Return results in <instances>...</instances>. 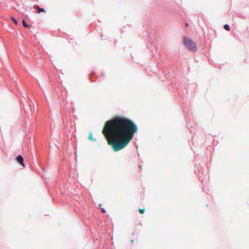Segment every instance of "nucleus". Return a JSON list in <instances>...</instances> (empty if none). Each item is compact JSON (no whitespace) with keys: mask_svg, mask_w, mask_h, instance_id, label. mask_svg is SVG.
I'll use <instances>...</instances> for the list:
<instances>
[{"mask_svg":"<svg viewBox=\"0 0 249 249\" xmlns=\"http://www.w3.org/2000/svg\"><path fill=\"white\" fill-rule=\"evenodd\" d=\"M138 129L137 125L131 120L116 116L105 123L102 133L108 144L114 151H118L127 145Z\"/></svg>","mask_w":249,"mask_h":249,"instance_id":"f257e3e1","label":"nucleus"},{"mask_svg":"<svg viewBox=\"0 0 249 249\" xmlns=\"http://www.w3.org/2000/svg\"><path fill=\"white\" fill-rule=\"evenodd\" d=\"M183 40L185 45L189 50L193 52L196 50V44L194 41L187 37H184Z\"/></svg>","mask_w":249,"mask_h":249,"instance_id":"f03ea898","label":"nucleus"},{"mask_svg":"<svg viewBox=\"0 0 249 249\" xmlns=\"http://www.w3.org/2000/svg\"><path fill=\"white\" fill-rule=\"evenodd\" d=\"M34 8L36 9L37 10V13L38 14L40 13L41 12L46 13V11L44 9L40 8L37 5H34Z\"/></svg>","mask_w":249,"mask_h":249,"instance_id":"7ed1b4c3","label":"nucleus"},{"mask_svg":"<svg viewBox=\"0 0 249 249\" xmlns=\"http://www.w3.org/2000/svg\"><path fill=\"white\" fill-rule=\"evenodd\" d=\"M17 161L22 166H24V165L23 164L24 160L23 157L19 155L17 157Z\"/></svg>","mask_w":249,"mask_h":249,"instance_id":"20e7f679","label":"nucleus"},{"mask_svg":"<svg viewBox=\"0 0 249 249\" xmlns=\"http://www.w3.org/2000/svg\"><path fill=\"white\" fill-rule=\"evenodd\" d=\"M224 28L225 30H227L228 31H229L230 30V26L228 24H225L224 26Z\"/></svg>","mask_w":249,"mask_h":249,"instance_id":"39448f33","label":"nucleus"},{"mask_svg":"<svg viewBox=\"0 0 249 249\" xmlns=\"http://www.w3.org/2000/svg\"><path fill=\"white\" fill-rule=\"evenodd\" d=\"M22 23H23V25L24 27H28V24L25 22L24 19H23L22 20Z\"/></svg>","mask_w":249,"mask_h":249,"instance_id":"423d86ee","label":"nucleus"},{"mask_svg":"<svg viewBox=\"0 0 249 249\" xmlns=\"http://www.w3.org/2000/svg\"><path fill=\"white\" fill-rule=\"evenodd\" d=\"M11 18L14 22V23H15L16 25L18 24V21L16 18H15L13 17H11Z\"/></svg>","mask_w":249,"mask_h":249,"instance_id":"0eeeda50","label":"nucleus"},{"mask_svg":"<svg viewBox=\"0 0 249 249\" xmlns=\"http://www.w3.org/2000/svg\"><path fill=\"white\" fill-rule=\"evenodd\" d=\"M139 211L140 213L143 214L145 212V210L144 209H139Z\"/></svg>","mask_w":249,"mask_h":249,"instance_id":"6e6552de","label":"nucleus"},{"mask_svg":"<svg viewBox=\"0 0 249 249\" xmlns=\"http://www.w3.org/2000/svg\"><path fill=\"white\" fill-rule=\"evenodd\" d=\"M101 211L103 213H106V211L104 208H101Z\"/></svg>","mask_w":249,"mask_h":249,"instance_id":"1a4fd4ad","label":"nucleus"},{"mask_svg":"<svg viewBox=\"0 0 249 249\" xmlns=\"http://www.w3.org/2000/svg\"><path fill=\"white\" fill-rule=\"evenodd\" d=\"M185 26H186V27H188V24L187 23H185Z\"/></svg>","mask_w":249,"mask_h":249,"instance_id":"9d476101","label":"nucleus"},{"mask_svg":"<svg viewBox=\"0 0 249 249\" xmlns=\"http://www.w3.org/2000/svg\"><path fill=\"white\" fill-rule=\"evenodd\" d=\"M89 138L90 139H91V135L89 136Z\"/></svg>","mask_w":249,"mask_h":249,"instance_id":"9b49d317","label":"nucleus"},{"mask_svg":"<svg viewBox=\"0 0 249 249\" xmlns=\"http://www.w3.org/2000/svg\"><path fill=\"white\" fill-rule=\"evenodd\" d=\"M99 206H100V207H101V206H102V204H99Z\"/></svg>","mask_w":249,"mask_h":249,"instance_id":"f8f14e48","label":"nucleus"}]
</instances>
